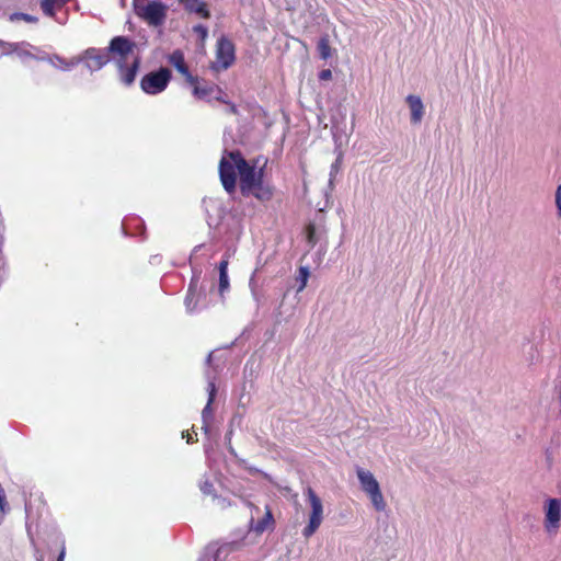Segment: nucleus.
I'll return each mask as SVG.
<instances>
[{"label":"nucleus","instance_id":"obj_1","mask_svg":"<svg viewBox=\"0 0 561 561\" xmlns=\"http://www.w3.org/2000/svg\"><path fill=\"white\" fill-rule=\"evenodd\" d=\"M205 248V244H198L193 249L190 256V263L192 266V279L188 285L187 294L185 296L184 305L186 312L197 313L206 309L209 305L207 299V289L204 283H201L203 271L196 266L194 261L196 260L197 253Z\"/></svg>","mask_w":561,"mask_h":561},{"label":"nucleus","instance_id":"obj_2","mask_svg":"<svg viewBox=\"0 0 561 561\" xmlns=\"http://www.w3.org/2000/svg\"><path fill=\"white\" fill-rule=\"evenodd\" d=\"M135 14L148 25L161 26L167 19L168 7L159 0H133Z\"/></svg>","mask_w":561,"mask_h":561},{"label":"nucleus","instance_id":"obj_3","mask_svg":"<svg viewBox=\"0 0 561 561\" xmlns=\"http://www.w3.org/2000/svg\"><path fill=\"white\" fill-rule=\"evenodd\" d=\"M230 159L234 162L240 176V191L247 194L251 187L264 178V169L251 165L239 151H231Z\"/></svg>","mask_w":561,"mask_h":561},{"label":"nucleus","instance_id":"obj_4","mask_svg":"<svg viewBox=\"0 0 561 561\" xmlns=\"http://www.w3.org/2000/svg\"><path fill=\"white\" fill-rule=\"evenodd\" d=\"M244 546L243 540L224 542L217 549L209 546L198 561H245Z\"/></svg>","mask_w":561,"mask_h":561},{"label":"nucleus","instance_id":"obj_5","mask_svg":"<svg viewBox=\"0 0 561 561\" xmlns=\"http://www.w3.org/2000/svg\"><path fill=\"white\" fill-rule=\"evenodd\" d=\"M356 474L362 490L369 496L374 508L378 512L385 511L387 504L374 474L360 467L356 468Z\"/></svg>","mask_w":561,"mask_h":561},{"label":"nucleus","instance_id":"obj_6","mask_svg":"<svg viewBox=\"0 0 561 561\" xmlns=\"http://www.w3.org/2000/svg\"><path fill=\"white\" fill-rule=\"evenodd\" d=\"M111 58L106 49L96 47H89L84 49L80 55L73 57V61L69 65L65 64V67L78 66L84 64V67L92 73L101 70L104 66L110 62Z\"/></svg>","mask_w":561,"mask_h":561},{"label":"nucleus","instance_id":"obj_7","mask_svg":"<svg viewBox=\"0 0 561 561\" xmlns=\"http://www.w3.org/2000/svg\"><path fill=\"white\" fill-rule=\"evenodd\" d=\"M171 80V71L168 68H160L151 71L140 80V88L146 94L157 95L163 92Z\"/></svg>","mask_w":561,"mask_h":561},{"label":"nucleus","instance_id":"obj_8","mask_svg":"<svg viewBox=\"0 0 561 561\" xmlns=\"http://www.w3.org/2000/svg\"><path fill=\"white\" fill-rule=\"evenodd\" d=\"M306 495L311 506V513L309 523L302 530V536L309 538L318 530L323 520V505L320 497L311 488H307Z\"/></svg>","mask_w":561,"mask_h":561},{"label":"nucleus","instance_id":"obj_9","mask_svg":"<svg viewBox=\"0 0 561 561\" xmlns=\"http://www.w3.org/2000/svg\"><path fill=\"white\" fill-rule=\"evenodd\" d=\"M236 60L234 44L226 36H221L216 44V60L211 68L215 71L228 69Z\"/></svg>","mask_w":561,"mask_h":561},{"label":"nucleus","instance_id":"obj_10","mask_svg":"<svg viewBox=\"0 0 561 561\" xmlns=\"http://www.w3.org/2000/svg\"><path fill=\"white\" fill-rule=\"evenodd\" d=\"M0 47L3 49L2 55L15 54L21 60L37 59V55L32 51L41 53V49L28 42H5L0 39Z\"/></svg>","mask_w":561,"mask_h":561},{"label":"nucleus","instance_id":"obj_11","mask_svg":"<svg viewBox=\"0 0 561 561\" xmlns=\"http://www.w3.org/2000/svg\"><path fill=\"white\" fill-rule=\"evenodd\" d=\"M116 66L118 69L119 80L123 84L129 87L135 82L137 72L140 67V57L133 56L131 59L117 58Z\"/></svg>","mask_w":561,"mask_h":561},{"label":"nucleus","instance_id":"obj_12","mask_svg":"<svg viewBox=\"0 0 561 561\" xmlns=\"http://www.w3.org/2000/svg\"><path fill=\"white\" fill-rule=\"evenodd\" d=\"M561 519V500L551 497L545 505V528L548 534H556Z\"/></svg>","mask_w":561,"mask_h":561},{"label":"nucleus","instance_id":"obj_13","mask_svg":"<svg viewBox=\"0 0 561 561\" xmlns=\"http://www.w3.org/2000/svg\"><path fill=\"white\" fill-rule=\"evenodd\" d=\"M260 514L261 508L259 506H252L250 527L251 530H253L256 534H262L267 529H272L274 526V517L268 506H265L264 514L262 517L259 516Z\"/></svg>","mask_w":561,"mask_h":561},{"label":"nucleus","instance_id":"obj_14","mask_svg":"<svg viewBox=\"0 0 561 561\" xmlns=\"http://www.w3.org/2000/svg\"><path fill=\"white\" fill-rule=\"evenodd\" d=\"M135 42L125 36H115L111 39L110 45L105 48L108 55L115 54L117 58L131 59L134 55Z\"/></svg>","mask_w":561,"mask_h":561},{"label":"nucleus","instance_id":"obj_15","mask_svg":"<svg viewBox=\"0 0 561 561\" xmlns=\"http://www.w3.org/2000/svg\"><path fill=\"white\" fill-rule=\"evenodd\" d=\"M236 164L230 157L222 158L219 163V176L224 188L228 193H232L236 190Z\"/></svg>","mask_w":561,"mask_h":561},{"label":"nucleus","instance_id":"obj_16","mask_svg":"<svg viewBox=\"0 0 561 561\" xmlns=\"http://www.w3.org/2000/svg\"><path fill=\"white\" fill-rule=\"evenodd\" d=\"M207 392H208V400L207 404L202 411V420H203V430L207 433L209 423L213 420V410L211 404L215 400L217 388L214 378L208 377V385H207Z\"/></svg>","mask_w":561,"mask_h":561},{"label":"nucleus","instance_id":"obj_17","mask_svg":"<svg viewBox=\"0 0 561 561\" xmlns=\"http://www.w3.org/2000/svg\"><path fill=\"white\" fill-rule=\"evenodd\" d=\"M274 195V188L271 184L264 182V179L254 184L243 196H253L260 202H268Z\"/></svg>","mask_w":561,"mask_h":561},{"label":"nucleus","instance_id":"obj_18","mask_svg":"<svg viewBox=\"0 0 561 561\" xmlns=\"http://www.w3.org/2000/svg\"><path fill=\"white\" fill-rule=\"evenodd\" d=\"M169 62L181 73L183 75L186 80L190 82V83H195L196 82V78H194L186 64H185V58H184V54L180 50V49H176L174 50L170 56H169Z\"/></svg>","mask_w":561,"mask_h":561},{"label":"nucleus","instance_id":"obj_19","mask_svg":"<svg viewBox=\"0 0 561 561\" xmlns=\"http://www.w3.org/2000/svg\"><path fill=\"white\" fill-rule=\"evenodd\" d=\"M407 103L411 111V123H421L424 115V105L420 96L410 94L407 96Z\"/></svg>","mask_w":561,"mask_h":561},{"label":"nucleus","instance_id":"obj_20","mask_svg":"<svg viewBox=\"0 0 561 561\" xmlns=\"http://www.w3.org/2000/svg\"><path fill=\"white\" fill-rule=\"evenodd\" d=\"M183 8L190 12L195 13L203 19H209L210 12L207 4L202 0H179Z\"/></svg>","mask_w":561,"mask_h":561},{"label":"nucleus","instance_id":"obj_21","mask_svg":"<svg viewBox=\"0 0 561 561\" xmlns=\"http://www.w3.org/2000/svg\"><path fill=\"white\" fill-rule=\"evenodd\" d=\"M37 60L46 61L49 65H51L53 67H56L62 71H70L75 67V66L65 67V64L69 65L70 62L73 61V57L71 59L67 60L58 54L49 55V54L43 53L42 55L37 56Z\"/></svg>","mask_w":561,"mask_h":561},{"label":"nucleus","instance_id":"obj_22","mask_svg":"<svg viewBox=\"0 0 561 561\" xmlns=\"http://www.w3.org/2000/svg\"><path fill=\"white\" fill-rule=\"evenodd\" d=\"M228 259H222L218 265V273H219V279H218V291L220 296H224V294L229 289L230 283H229V276H228Z\"/></svg>","mask_w":561,"mask_h":561},{"label":"nucleus","instance_id":"obj_23","mask_svg":"<svg viewBox=\"0 0 561 561\" xmlns=\"http://www.w3.org/2000/svg\"><path fill=\"white\" fill-rule=\"evenodd\" d=\"M215 93L221 94V90L215 84L195 85L193 94L199 100L210 101Z\"/></svg>","mask_w":561,"mask_h":561},{"label":"nucleus","instance_id":"obj_24","mask_svg":"<svg viewBox=\"0 0 561 561\" xmlns=\"http://www.w3.org/2000/svg\"><path fill=\"white\" fill-rule=\"evenodd\" d=\"M320 57L324 60L329 59L332 55L328 37H321L317 45Z\"/></svg>","mask_w":561,"mask_h":561},{"label":"nucleus","instance_id":"obj_25","mask_svg":"<svg viewBox=\"0 0 561 561\" xmlns=\"http://www.w3.org/2000/svg\"><path fill=\"white\" fill-rule=\"evenodd\" d=\"M9 21H24L26 23H37L38 19L35 15H31L28 13L14 12L9 15Z\"/></svg>","mask_w":561,"mask_h":561},{"label":"nucleus","instance_id":"obj_26","mask_svg":"<svg viewBox=\"0 0 561 561\" xmlns=\"http://www.w3.org/2000/svg\"><path fill=\"white\" fill-rule=\"evenodd\" d=\"M309 275H310V273H309L308 267H306V266L299 267L298 277H297V280L299 282V287L297 289L298 293L302 291L306 288Z\"/></svg>","mask_w":561,"mask_h":561},{"label":"nucleus","instance_id":"obj_27","mask_svg":"<svg viewBox=\"0 0 561 561\" xmlns=\"http://www.w3.org/2000/svg\"><path fill=\"white\" fill-rule=\"evenodd\" d=\"M199 490L205 495H211L216 497L215 495V489L213 482L208 479V477L204 476L202 481L199 482Z\"/></svg>","mask_w":561,"mask_h":561},{"label":"nucleus","instance_id":"obj_28","mask_svg":"<svg viewBox=\"0 0 561 561\" xmlns=\"http://www.w3.org/2000/svg\"><path fill=\"white\" fill-rule=\"evenodd\" d=\"M249 287H250V290H251L253 299L255 300L256 305L259 306L260 302H261V296H260V293L257 290V284H256V280H255V273H253V275L251 276V278L249 280Z\"/></svg>","mask_w":561,"mask_h":561},{"label":"nucleus","instance_id":"obj_29","mask_svg":"<svg viewBox=\"0 0 561 561\" xmlns=\"http://www.w3.org/2000/svg\"><path fill=\"white\" fill-rule=\"evenodd\" d=\"M55 7H56V4H55L54 0H42V2H41V8L47 16L55 15Z\"/></svg>","mask_w":561,"mask_h":561},{"label":"nucleus","instance_id":"obj_30","mask_svg":"<svg viewBox=\"0 0 561 561\" xmlns=\"http://www.w3.org/2000/svg\"><path fill=\"white\" fill-rule=\"evenodd\" d=\"M193 31L197 34L199 41L204 43L208 36V28L203 24H197L193 26Z\"/></svg>","mask_w":561,"mask_h":561},{"label":"nucleus","instance_id":"obj_31","mask_svg":"<svg viewBox=\"0 0 561 561\" xmlns=\"http://www.w3.org/2000/svg\"><path fill=\"white\" fill-rule=\"evenodd\" d=\"M556 206L558 209V215L561 217V184L557 187L556 191Z\"/></svg>","mask_w":561,"mask_h":561},{"label":"nucleus","instance_id":"obj_32","mask_svg":"<svg viewBox=\"0 0 561 561\" xmlns=\"http://www.w3.org/2000/svg\"><path fill=\"white\" fill-rule=\"evenodd\" d=\"M332 78V71L330 69H323L319 72V79L327 81Z\"/></svg>","mask_w":561,"mask_h":561},{"label":"nucleus","instance_id":"obj_33","mask_svg":"<svg viewBox=\"0 0 561 561\" xmlns=\"http://www.w3.org/2000/svg\"><path fill=\"white\" fill-rule=\"evenodd\" d=\"M339 160H336L334 163H332L331 165V171H330V176L333 178L335 173L339 172ZM330 183H332V179H330Z\"/></svg>","mask_w":561,"mask_h":561},{"label":"nucleus","instance_id":"obj_34","mask_svg":"<svg viewBox=\"0 0 561 561\" xmlns=\"http://www.w3.org/2000/svg\"><path fill=\"white\" fill-rule=\"evenodd\" d=\"M227 106H228V107H227V112H228L229 114L238 115V108H237L236 104H233V103H230V102H229V103L227 104Z\"/></svg>","mask_w":561,"mask_h":561},{"label":"nucleus","instance_id":"obj_35","mask_svg":"<svg viewBox=\"0 0 561 561\" xmlns=\"http://www.w3.org/2000/svg\"><path fill=\"white\" fill-rule=\"evenodd\" d=\"M182 437L186 439L187 444H192L194 442V438L190 433L183 432Z\"/></svg>","mask_w":561,"mask_h":561},{"label":"nucleus","instance_id":"obj_36","mask_svg":"<svg viewBox=\"0 0 561 561\" xmlns=\"http://www.w3.org/2000/svg\"><path fill=\"white\" fill-rule=\"evenodd\" d=\"M66 557V548L62 547L56 561H64Z\"/></svg>","mask_w":561,"mask_h":561},{"label":"nucleus","instance_id":"obj_37","mask_svg":"<svg viewBox=\"0 0 561 561\" xmlns=\"http://www.w3.org/2000/svg\"><path fill=\"white\" fill-rule=\"evenodd\" d=\"M213 99H215V100H217V101H220V102H222V103H225V104H228V103H229L227 100H225V98H221V96H220V94H217V93H215V95H214V98H213Z\"/></svg>","mask_w":561,"mask_h":561},{"label":"nucleus","instance_id":"obj_38","mask_svg":"<svg viewBox=\"0 0 561 561\" xmlns=\"http://www.w3.org/2000/svg\"><path fill=\"white\" fill-rule=\"evenodd\" d=\"M56 7H61L68 2V0H54Z\"/></svg>","mask_w":561,"mask_h":561},{"label":"nucleus","instance_id":"obj_39","mask_svg":"<svg viewBox=\"0 0 561 561\" xmlns=\"http://www.w3.org/2000/svg\"><path fill=\"white\" fill-rule=\"evenodd\" d=\"M312 236H313V227H309V229H308V239H309L310 242L312 241Z\"/></svg>","mask_w":561,"mask_h":561},{"label":"nucleus","instance_id":"obj_40","mask_svg":"<svg viewBox=\"0 0 561 561\" xmlns=\"http://www.w3.org/2000/svg\"><path fill=\"white\" fill-rule=\"evenodd\" d=\"M231 455H236L234 449L232 447L229 448Z\"/></svg>","mask_w":561,"mask_h":561},{"label":"nucleus","instance_id":"obj_41","mask_svg":"<svg viewBox=\"0 0 561 561\" xmlns=\"http://www.w3.org/2000/svg\"><path fill=\"white\" fill-rule=\"evenodd\" d=\"M210 360H211V354H209L207 357V362L210 363Z\"/></svg>","mask_w":561,"mask_h":561}]
</instances>
